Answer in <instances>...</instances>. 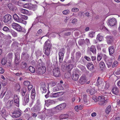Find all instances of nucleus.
Segmentation results:
<instances>
[{
  "instance_id": "3c124183",
  "label": "nucleus",
  "mask_w": 120,
  "mask_h": 120,
  "mask_svg": "<svg viewBox=\"0 0 120 120\" xmlns=\"http://www.w3.org/2000/svg\"><path fill=\"white\" fill-rule=\"evenodd\" d=\"M1 63L2 65H4L6 63V61L4 58L2 60Z\"/></svg>"
},
{
  "instance_id": "2eb2a0df",
  "label": "nucleus",
  "mask_w": 120,
  "mask_h": 120,
  "mask_svg": "<svg viewBox=\"0 0 120 120\" xmlns=\"http://www.w3.org/2000/svg\"><path fill=\"white\" fill-rule=\"evenodd\" d=\"M66 104L65 103L61 104L56 107V110H61L64 109L66 107Z\"/></svg>"
},
{
  "instance_id": "7ed1b4c3",
  "label": "nucleus",
  "mask_w": 120,
  "mask_h": 120,
  "mask_svg": "<svg viewBox=\"0 0 120 120\" xmlns=\"http://www.w3.org/2000/svg\"><path fill=\"white\" fill-rule=\"evenodd\" d=\"M98 99L99 101V104L101 105H104L105 102L107 101L106 99H105L104 96L101 95L99 96L98 97Z\"/></svg>"
},
{
  "instance_id": "7c9ffc66",
  "label": "nucleus",
  "mask_w": 120,
  "mask_h": 120,
  "mask_svg": "<svg viewBox=\"0 0 120 120\" xmlns=\"http://www.w3.org/2000/svg\"><path fill=\"white\" fill-rule=\"evenodd\" d=\"M29 57V55L27 52H22L21 55V57H24L25 58H27Z\"/></svg>"
},
{
  "instance_id": "a18cd8bd",
  "label": "nucleus",
  "mask_w": 120,
  "mask_h": 120,
  "mask_svg": "<svg viewBox=\"0 0 120 120\" xmlns=\"http://www.w3.org/2000/svg\"><path fill=\"white\" fill-rule=\"evenodd\" d=\"M95 32L93 31L90 32L89 33V37L92 38L94 36Z\"/></svg>"
},
{
  "instance_id": "79ce46f5",
  "label": "nucleus",
  "mask_w": 120,
  "mask_h": 120,
  "mask_svg": "<svg viewBox=\"0 0 120 120\" xmlns=\"http://www.w3.org/2000/svg\"><path fill=\"white\" fill-rule=\"evenodd\" d=\"M43 64V62L42 61V60L41 59H39L37 63V65L40 66L42 65Z\"/></svg>"
},
{
  "instance_id": "0eeeda50",
  "label": "nucleus",
  "mask_w": 120,
  "mask_h": 120,
  "mask_svg": "<svg viewBox=\"0 0 120 120\" xmlns=\"http://www.w3.org/2000/svg\"><path fill=\"white\" fill-rule=\"evenodd\" d=\"M109 25L111 26H113L115 25L116 23V20L115 18L109 19Z\"/></svg>"
},
{
  "instance_id": "aec40b11",
  "label": "nucleus",
  "mask_w": 120,
  "mask_h": 120,
  "mask_svg": "<svg viewBox=\"0 0 120 120\" xmlns=\"http://www.w3.org/2000/svg\"><path fill=\"white\" fill-rule=\"evenodd\" d=\"M13 17L14 19L16 21L18 22L21 21V19L16 14H14L13 15Z\"/></svg>"
},
{
  "instance_id": "f704fd0d",
  "label": "nucleus",
  "mask_w": 120,
  "mask_h": 120,
  "mask_svg": "<svg viewBox=\"0 0 120 120\" xmlns=\"http://www.w3.org/2000/svg\"><path fill=\"white\" fill-rule=\"evenodd\" d=\"M87 95L85 94L83 95V99L85 104H88V101L87 99Z\"/></svg>"
},
{
  "instance_id": "f03ea898",
  "label": "nucleus",
  "mask_w": 120,
  "mask_h": 120,
  "mask_svg": "<svg viewBox=\"0 0 120 120\" xmlns=\"http://www.w3.org/2000/svg\"><path fill=\"white\" fill-rule=\"evenodd\" d=\"M12 26L13 28L16 30L17 31L25 32L26 30L19 24L15 23H13L12 24Z\"/></svg>"
},
{
  "instance_id": "b1692460",
  "label": "nucleus",
  "mask_w": 120,
  "mask_h": 120,
  "mask_svg": "<svg viewBox=\"0 0 120 120\" xmlns=\"http://www.w3.org/2000/svg\"><path fill=\"white\" fill-rule=\"evenodd\" d=\"M88 68L90 71L93 70L94 67L93 65L91 63H89L87 65Z\"/></svg>"
},
{
  "instance_id": "a211bd4d",
  "label": "nucleus",
  "mask_w": 120,
  "mask_h": 120,
  "mask_svg": "<svg viewBox=\"0 0 120 120\" xmlns=\"http://www.w3.org/2000/svg\"><path fill=\"white\" fill-rule=\"evenodd\" d=\"M13 103V100H9L6 104V106L8 108H9L12 106Z\"/></svg>"
},
{
  "instance_id": "a878e982",
  "label": "nucleus",
  "mask_w": 120,
  "mask_h": 120,
  "mask_svg": "<svg viewBox=\"0 0 120 120\" xmlns=\"http://www.w3.org/2000/svg\"><path fill=\"white\" fill-rule=\"evenodd\" d=\"M90 50L94 54H95L96 53V49L94 46L92 45L90 48Z\"/></svg>"
},
{
  "instance_id": "f8f14e48",
  "label": "nucleus",
  "mask_w": 120,
  "mask_h": 120,
  "mask_svg": "<svg viewBox=\"0 0 120 120\" xmlns=\"http://www.w3.org/2000/svg\"><path fill=\"white\" fill-rule=\"evenodd\" d=\"M29 94H26L24 98L23 101V104L24 105H25L26 103H28L29 101Z\"/></svg>"
},
{
  "instance_id": "338daca9",
  "label": "nucleus",
  "mask_w": 120,
  "mask_h": 120,
  "mask_svg": "<svg viewBox=\"0 0 120 120\" xmlns=\"http://www.w3.org/2000/svg\"><path fill=\"white\" fill-rule=\"evenodd\" d=\"M15 87L16 88L17 90H19L20 88V85L18 84H16V85Z\"/></svg>"
},
{
  "instance_id": "bf43d9fd",
  "label": "nucleus",
  "mask_w": 120,
  "mask_h": 120,
  "mask_svg": "<svg viewBox=\"0 0 120 120\" xmlns=\"http://www.w3.org/2000/svg\"><path fill=\"white\" fill-rule=\"evenodd\" d=\"M28 18V17L26 15H22L21 16V19L26 20Z\"/></svg>"
},
{
  "instance_id": "4be33fe9",
  "label": "nucleus",
  "mask_w": 120,
  "mask_h": 120,
  "mask_svg": "<svg viewBox=\"0 0 120 120\" xmlns=\"http://www.w3.org/2000/svg\"><path fill=\"white\" fill-rule=\"evenodd\" d=\"M79 77V75L76 73H73L72 74V77L73 80L77 81Z\"/></svg>"
},
{
  "instance_id": "dca6fc26",
  "label": "nucleus",
  "mask_w": 120,
  "mask_h": 120,
  "mask_svg": "<svg viewBox=\"0 0 120 120\" xmlns=\"http://www.w3.org/2000/svg\"><path fill=\"white\" fill-rule=\"evenodd\" d=\"M106 38L108 44H111L113 42L114 38L112 36H108Z\"/></svg>"
},
{
  "instance_id": "6e6d98bb",
  "label": "nucleus",
  "mask_w": 120,
  "mask_h": 120,
  "mask_svg": "<svg viewBox=\"0 0 120 120\" xmlns=\"http://www.w3.org/2000/svg\"><path fill=\"white\" fill-rule=\"evenodd\" d=\"M47 102L49 104H52L54 103V101L53 100L50 99L48 100L47 101Z\"/></svg>"
},
{
  "instance_id": "13d9d810",
  "label": "nucleus",
  "mask_w": 120,
  "mask_h": 120,
  "mask_svg": "<svg viewBox=\"0 0 120 120\" xmlns=\"http://www.w3.org/2000/svg\"><path fill=\"white\" fill-rule=\"evenodd\" d=\"M23 83L24 85L26 86H28L30 84V82L27 81H24Z\"/></svg>"
},
{
  "instance_id": "f257e3e1",
  "label": "nucleus",
  "mask_w": 120,
  "mask_h": 120,
  "mask_svg": "<svg viewBox=\"0 0 120 120\" xmlns=\"http://www.w3.org/2000/svg\"><path fill=\"white\" fill-rule=\"evenodd\" d=\"M52 45L49 40H47L45 42L44 46V49H45V54L47 56L49 55L50 52V49Z\"/></svg>"
},
{
  "instance_id": "39448f33",
  "label": "nucleus",
  "mask_w": 120,
  "mask_h": 120,
  "mask_svg": "<svg viewBox=\"0 0 120 120\" xmlns=\"http://www.w3.org/2000/svg\"><path fill=\"white\" fill-rule=\"evenodd\" d=\"M53 73L54 75L56 77H59L60 76V74L59 68L57 67L53 70Z\"/></svg>"
},
{
  "instance_id": "393cba45",
  "label": "nucleus",
  "mask_w": 120,
  "mask_h": 120,
  "mask_svg": "<svg viewBox=\"0 0 120 120\" xmlns=\"http://www.w3.org/2000/svg\"><path fill=\"white\" fill-rule=\"evenodd\" d=\"M109 50L110 55L112 56V55L114 53V49L113 47L112 46L110 47L109 48Z\"/></svg>"
},
{
  "instance_id": "c85d7f7f",
  "label": "nucleus",
  "mask_w": 120,
  "mask_h": 120,
  "mask_svg": "<svg viewBox=\"0 0 120 120\" xmlns=\"http://www.w3.org/2000/svg\"><path fill=\"white\" fill-rule=\"evenodd\" d=\"M69 116L67 114H62L60 116V118L61 119H65L68 118Z\"/></svg>"
},
{
  "instance_id": "72a5a7b5",
  "label": "nucleus",
  "mask_w": 120,
  "mask_h": 120,
  "mask_svg": "<svg viewBox=\"0 0 120 120\" xmlns=\"http://www.w3.org/2000/svg\"><path fill=\"white\" fill-rule=\"evenodd\" d=\"M103 38V37L100 34H99L97 36V40L99 41H101Z\"/></svg>"
},
{
  "instance_id": "5fc2aeb1",
  "label": "nucleus",
  "mask_w": 120,
  "mask_h": 120,
  "mask_svg": "<svg viewBox=\"0 0 120 120\" xmlns=\"http://www.w3.org/2000/svg\"><path fill=\"white\" fill-rule=\"evenodd\" d=\"M104 82H102L100 84H99V87L100 89H102L103 88V87Z\"/></svg>"
},
{
  "instance_id": "5701e85b",
  "label": "nucleus",
  "mask_w": 120,
  "mask_h": 120,
  "mask_svg": "<svg viewBox=\"0 0 120 120\" xmlns=\"http://www.w3.org/2000/svg\"><path fill=\"white\" fill-rule=\"evenodd\" d=\"M31 96L32 99H34L35 97V91L34 89H32L31 92Z\"/></svg>"
},
{
  "instance_id": "e433bc0d",
  "label": "nucleus",
  "mask_w": 120,
  "mask_h": 120,
  "mask_svg": "<svg viewBox=\"0 0 120 120\" xmlns=\"http://www.w3.org/2000/svg\"><path fill=\"white\" fill-rule=\"evenodd\" d=\"M100 67L101 68H104L105 67V65L103 61L101 60L100 63Z\"/></svg>"
},
{
  "instance_id": "0e129e2a",
  "label": "nucleus",
  "mask_w": 120,
  "mask_h": 120,
  "mask_svg": "<svg viewBox=\"0 0 120 120\" xmlns=\"http://www.w3.org/2000/svg\"><path fill=\"white\" fill-rule=\"evenodd\" d=\"M22 65H23V66H22L23 68H25L26 66H27V63L25 62H23L22 63Z\"/></svg>"
},
{
  "instance_id": "864d4df0",
  "label": "nucleus",
  "mask_w": 120,
  "mask_h": 120,
  "mask_svg": "<svg viewBox=\"0 0 120 120\" xmlns=\"http://www.w3.org/2000/svg\"><path fill=\"white\" fill-rule=\"evenodd\" d=\"M79 11V9L78 8H73L71 9V11L72 12H76L78 11Z\"/></svg>"
},
{
  "instance_id": "473e14b6",
  "label": "nucleus",
  "mask_w": 120,
  "mask_h": 120,
  "mask_svg": "<svg viewBox=\"0 0 120 120\" xmlns=\"http://www.w3.org/2000/svg\"><path fill=\"white\" fill-rule=\"evenodd\" d=\"M81 53L80 51H78L76 53V59L77 60H78L79 59L81 56Z\"/></svg>"
},
{
  "instance_id": "603ef678",
  "label": "nucleus",
  "mask_w": 120,
  "mask_h": 120,
  "mask_svg": "<svg viewBox=\"0 0 120 120\" xmlns=\"http://www.w3.org/2000/svg\"><path fill=\"white\" fill-rule=\"evenodd\" d=\"M117 61H115L112 64V67L114 68L116 67L117 65Z\"/></svg>"
},
{
  "instance_id": "4468645a",
  "label": "nucleus",
  "mask_w": 120,
  "mask_h": 120,
  "mask_svg": "<svg viewBox=\"0 0 120 120\" xmlns=\"http://www.w3.org/2000/svg\"><path fill=\"white\" fill-rule=\"evenodd\" d=\"M21 114V113L19 110L14 111L12 113V115L14 117L16 118L19 117Z\"/></svg>"
},
{
  "instance_id": "680f3d73",
  "label": "nucleus",
  "mask_w": 120,
  "mask_h": 120,
  "mask_svg": "<svg viewBox=\"0 0 120 120\" xmlns=\"http://www.w3.org/2000/svg\"><path fill=\"white\" fill-rule=\"evenodd\" d=\"M94 90L93 89H90V94L91 95H92L94 93Z\"/></svg>"
},
{
  "instance_id": "49530a36",
  "label": "nucleus",
  "mask_w": 120,
  "mask_h": 120,
  "mask_svg": "<svg viewBox=\"0 0 120 120\" xmlns=\"http://www.w3.org/2000/svg\"><path fill=\"white\" fill-rule=\"evenodd\" d=\"M71 71H68L67 73H66L65 74V76H66L68 78H69L71 76Z\"/></svg>"
},
{
  "instance_id": "8fccbe9b",
  "label": "nucleus",
  "mask_w": 120,
  "mask_h": 120,
  "mask_svg": "<svg viewBox=\"0 0 120 120\" xmlns=\"http://www.w3.org/2000/svg\"><path fill=\"white\" fill-rule=\"evenodd\" d=\"M1 114L2 116L5 115H6V112L5 110L4 109H2L1 111Z\"/></svg>"
},
{
  "instance_id": "774afa93",
  "label": "nucleus",
  "mask_w": 120,
  "mask_h": 120,
  "mask_svg": "<svg viewBox=\"0 0 120 120\" xmlns=\"http://www.w3.org/2000/svg\"><path fill=\"white\" fill-rule=\"evenodd\" d=\"M84 58L87 61H91V59L89 57L87 56H84Z\"/></svg>"
},
{
  "instance_id": "58836bf2",
  "label": "nucleus",
  "mask_w": 120,
  "mask_h": 120,
  "mask_svg": "<svg viewBox=\"0 0 120 120\" xmlns=\"http://www.w3.org/2000/svg\"><path fill=\"white\" fill-rule=\"evenodd\" d=\"M22 94L23 96H24L25 95L26 92V89L25 88H22Z\"/></svg>"
},
{
  "instance_id": "9b49d317",
  "label": "nucleus",
  "mask_w": 120,
  "mask_h": 120,
  "mask_svg": "<svg viewBox=\"0 0 120 120\" xmlns=\"http://www.w3.org/2000/svg\"><path fill=\"white\" fill-rule=\"evenodd\" d=\"M15 62L16 64H18L19 62L20 54L17 52L15 54Z\"/></svg>"
},
{
  "instance_id": "ddd939ff",
  "label": "nucleus",
  "mask_w": 120,
  "mask_h": 120,
  "mask_svg": "<svg viewBox=\"0 0 120 120\" xmlns=\"http://www.w3.org/2000/svg\"><path fill=\"white\" fill-rule=\"evenodd\" d=\"M41 108V106L35 105L33 107L32 110L34 112H37L38 113H39V112L40 111Z\"/></svg>"
},
{
  "instance_id": "4d7b16f0",
  "label": "nucleus",
  "mask_w": 120,
  "mask_h": 120,
  "mask_svg": "<svg viewBox=\"0 0 120 120\" xmlns=\"http://www.w3.org/2000/svg\"><path fill=\"white\" fill-rule=\"evenodd\" d=\"M69 12V11L68 10H64L63 11V13L64 15H67L68 14Z\"/></svg>"
},
{
  "instance_id": "9d476101",
  "label": "nucleus",
  "mask_w": 120,
  "mask_h": 120,
  "mask_svg": "<svg viewBox=\"0 0 120 120\" xmlns=\"http://www.w3.org/2000/svg\"><path fill=\"white\" fill-rule=\"evenodd\" d=\"M14 100L15 104L18 107L19 105V100L18 95L15 94L14 95Z\"/></svg>"
},
{
  "instance_id": "6ab92c4d",
  "label": "nucleus",
  "mask_w": 120,
  "mask_h": 120,
  "mask_svg": "<svg viewBox=\"0 0 120 120\" xmlns=\"http://www.w3.org/2000/svg\"><path fill=\"white\" fill-rule=\"evenodd\" d=\"M24 8H27L30 10L32 9L33 8V5L31 4H26L23 5Z\"/></svg>"
},
{
  "instance_id": "052dcab7",
  "label": "nucleus",
  "mask_w": 120,
  "mask_h": 120,
  "mask_svg": "<svg viewBox=\"0 0 120 120\" xmlns=\"http://www.w3.org/2000/svg\"><path fill=\"white\" fill-rule=\"evenodd\" d=\"M78 42L80 45H82L84 43V41L80 39L79 40Z\"/></svg>"
},
{
  "instance_id": "412c9836",
  "label": "nucleus",
  "mask_w": 120,
  "mask_h": 120,
  "mask_svg": "<svg viewBox=\"0 0 120 120\" xmlns=\"http://www.w3.org/2000/svg\"><path fill=\"white\" fill-rule=\"evenodd\" d=\"M63 94L62 92H58L52 94L51 95L53 97L56 98L59 97Z\"/></svg>"
},
{
  "instance_id": "423d86ee",
  "label": "nucleus",
  "mask_w": 120,
  "mask_h": 120,
  "mask_svg": "<svg viewBox=\"0 0 120 120\" xmlns=\"http://www.w3.org/2000/svg\"><path fill=\"white\" fill-rule=\"evenodd\" d=\"M104 60L106 61V64L108 68L111 67L112 64V61L110 60L109 57L105 56L104 57Z\"/></svg>"
},
{
  "instance_id": "09e8293b",
  "label": "nucleus",
  "mask_w": 120,
  "mask_h": 120,
  "mask_svg": "<svg viewBox=\"0 0 120 120\" xmlns=\"http://www.w3.org/2000/svg\"><path fill=\"white\" fill-rule=\"evenodd\" d=\"M7 90V88L6 87H4L3 88L1 92L2 93L5 94Z\"/></svg>"
},
{
  "instance_id": "4c0bfd02",
  "label": "nucleus",
  "mask_w": 120,
  "mask_h": 120,
  "mask_svg": "<svg viewBox=\"0 0 120 120\" xmlns=\"http://www.w3.org/2000/svg\"><path fill=\"white\" fill-rule=\"evenodd\" d=\"M37 57L41 56L42 54L41 52L39 50H37L35 53Z\"/></svg>"
},
{
  "instance_id": "bb28decb",
  "label": "nucleus",
  "mask_w": 120,
  "mask_h": 120,
  "mask_svg": "<svg viewBox=\"0 0 120 120\" xmlns=\"http://www.w3.org/2000/svg\"><path fill=\"white\" fill-rule=\"evenodd\" d=\"M112 91V93L116 95H117L118 94L119 92L118 89L116 87L113 88Z\"/></svg>"
},
{
  "instance_id": "a19ab883",
  "label": "nucleus",
  "mask_w": 120,
  "mask_h": 120,
  "mask_svg": "<svg viewBox=\"0 0 120 120\" xmlns=\"http://www.w3.org/2000/svg\"><path fill=\"white\" fill-rule=\"evenodd\" d=\"M57 83L56 82L52 81L49 83V84L52 87H53L56 85Z\"/></svg>"
},
{
  "instance_id": "c756f323",
  "label": "nucleus",
  "mask_w": 120,
  "mask_h": 120,
  "mask_svg": "<svg viewBox=\"0 0 120 120\" xmlns=\"http://www.w3.org/2000/svg\"><path fill=\"white\" fill-rule=\"evenodd\" d=\"M20 11L21 13L26 14H27L29 13V11L28 10L22 8H20Z\"/></svg>"
},
{
  "instance_id": "e2e57ef3",
  "label": "nucleus",
  "mask_w": 120,
  "mask_h": 120,
  "mask_svg": "<svg viewBox=\"0 0 120 120\" xmlns=\"http://www.w3.org/2000/svg\"><path fill=\"white\" fill-rule=\"evenodd\" d=\"M43 93H45L47 91V90L46 89V87L42 89V90H41Z\"/></svg>"
},
{
  "instance_id": "6e6552de",
  "label": "nucleus",
  "mask_w": 120,
  "mask_h": 120,
  "mask_svg": "<svg viewBox=\"0 0 120 120\" xmlns=\"http://www.w3.org/2000/svg\"><path fill=\"white\" fill-rule=\"evenodd\" d=\"M87 81L86 76L85 75H83L81 76L79 80V82L80 84H84Z\"/></svg>"
},
{
  "instance_id": "2f4dec72",
  "label": "nucleus",
  "mask_w": 120,
  "mask_h": 120,
  "mask_svg": "<svg viewBox=\"0 0 120 120\" xmlns=\"http://www.w3.org/2000/svg\"><path fill=\"white\" fill-rule=\"evenodd\" d=\"M111 108L110 105H109L107 108L105 110V112L106 113L109 114L111 110Z\"/></svg>"
},
{
  "instance_id": "ea45409f",
  "label": "nucleus",
  "mask_w": 120,
  "mask_h": 120,
  "mask_svg": "<svg viewBox=\"0 0 120 120\" xmlns=\"http://www.w3.org/2000/svg\"><path fill=\"white\" fill-rule=\"evenodd\" d=\"M3 30L4 31L7 32H9V29L7 27L5 26L3 28Z\"/></svg>"
},
{
  "instance_id": "37998d69",
  "label": "nucleus",
  "mask_w": 120,
  "mask_h": 120,
  "mask_svg": "<svg viewBox=\"0 0 120 120\" xmlns=\"http://www.w3.org/2000/svg\"><path fill=\"white\" fill-rule=\"evenodd\" d=\"M8 7L11 10H12L13 9V5L11 3H10L8 4Z\"/></svg>"
},
{
  "instance_id": "de8ad7c7",
  "label": "nucleus",
  "mask_w": 120,
  "mask_h": 120,
  "mask_svg": "<svg viewBox=\"0 0 120 120\" xmlns=\"http://www.w3.org/2000/svg\"><path fill=\"white\" fill-rule=\"evenodd\" d=\"M40 89L42 90V89L46 87V85L45 82H42L41 84Z\"/></svg>"
},
{
  "instance_id": "cd10ccee",
  "label": "nucleus",
  "mask_w": 120,
  "mask_h": 120,
  "mask_svg": "<svg viewBox=\"0 0 120 120\" xmlns=\"http://www.w3.org/2000/svg\"><path fill=\"white\" fill-rule=\"evenodd\" d=\"M73 65L71 64H70L67 66L65 68L68 71H71V70L73 68Z\"/></svg>"
},
{
  "instance_id": "c03bdc74",
  "label": "nucleus",
  "mask_w": 120,
  "mask_h": 120,
  "mask_svg": "<svg viewBox=\"0 0 120 120\" xmlns=\"http://www.w3.org/2000/svg\"><path fill=\"white\" fill-rule=\"evenodd\" d=\"M11 33L13 37H17V33L14 30H12L11 31Z\"/></svg>"
},
{
  "instance_id": "c9c22d12",
  "label": "nucleus",
  "mask_w": 120,
  "mask_h": 120,
  "mask_svg": "<svg viewBox=\"0 0 120 120\" xmlns=\"http://www.w3.org/2000/svg\"><path fill=\"white\" fill-rule=\"evenodd\" d=\"M29 71L32 73H34L35 71L34 68L33 66H31L29 67Z\"/></svg>"
},
{
  "instance_id": "f3484780",
  "label": "nucleus",
  "mask_w": 120,
  "mask_h": 120,
  "mask_svg": "<svg viewBox=\"0 0 120 120\" xmlns=\"http://www.w3.org/2000/svg\"><path fill=\"white\" fill-rule=\"evenodd\" d=\"M64 53L63 52H59V60L60 63H62L63 61Z\"/></svg>"
},
{
  "instance_id": "20e7f679",
  "label": "nucleus",
  "mask_w": 120,
  "mask_h": 120,
  "mask_svg": "<svg viewBox=\"0 0 120 120\" xmlns=\"http://www.w3.org/2000/svg\"><path fill=\"white\" fill-rule=\"evenodd\" d=\"M46 68L45 67L41 66L36 69L37 73L38 75L42 74L44 73L45 72Z\"/></svg>"
},
{
  "instance_id": "69168bd1",
  "label": "nucleus",
  "mask_w": 120,
  "mask_h": 120,
  "mask_svg": "<svg viewBox=\"0 0 120 120\" xmlns=\"http://www.w3.org/2000/svg\"><path fill=\"white\" fill-rule=\"evenodd\" d=\"M39 117L40 119L42 120H44L45 118V116L42 115H40L39 116Z\"/></svg>"
},
{
  "instance_id": "1a4fd4ad",
  "label": "nucleus",
  "mask_w": 120,
  "mask_h": 120,
  "mask_svg": "<svg viewBox=\"0 0 120 120\" xmlns=\"http://www.w3.org/2000/svg\"><path fill=\"white\" fill-rule=\"evenodd\" d=\"M11 19V16L10 15H6L3 17V22L5 23H7L10 21Z\"/></svg>"
}]
</instances>
